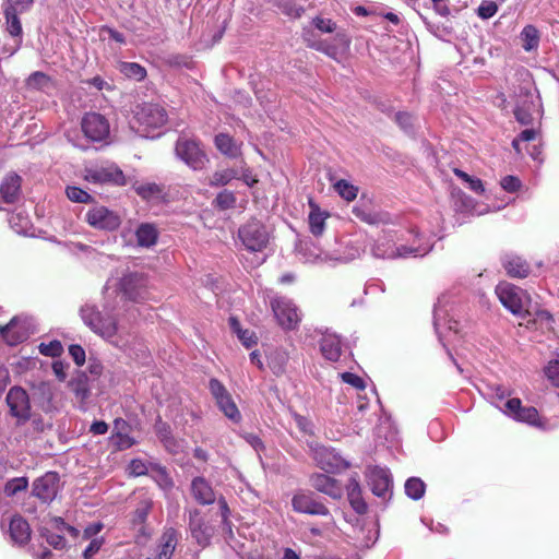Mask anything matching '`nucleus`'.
Masks as SVG:
<instances>
[{
	"label": "nucleus",
	"instance_id": "59",
	"mask_svg": "<svg viewBox=\"0 0 559 559\" xmlns=\"http://www.w3.org/2000/svg\"><path fill=\"white\" fill-rule=\"evenodd\" d=\"M69 354L78 366H83L85 362V350L80 345H71Z\"/></svg>",
	"mask_w": 559,
	"mask_h": 559
},
{
	"label": "nucleus",
	"instance_id": "42",
	"mask_svg": "<svg viewBox=\"0 0 559 559\" xmlns=\"http://www.w3.org/2000/svg\"><path fill=\"white\" fill-rule=\"evenodd\" d=\"M152 504H153L152 500L148 498L141 500V502L139 503V506L136 507V509L134 511V515H133L134 524H143L146 521L147 515L151 511Z\"/></svg>",
	"mask_w": 559,
	"mask_h": 559
},
{
	"label": "nucleus",
	"instance_id": "44",
	"mask_svg": "<svg viewBox=\"0 0 559 559\" xmlns=\"http://www.w3.org/2000/svg\"><path fill=\"white\" fill-rule=\"evenodd\" d=\"M514 419L522 421V423L530 424V425L539 426L538 412L535 407H523L522 406Z\"/></svg>",
	"mask_w": 559,
	"mask_h": 559
},
{
	"label": "nucleus",
	"instance_id": "60",
	"mask_svg": "<svg viewBox=\"0 0 559 559\" xmlns=\"http://www.w3.org/2000/svg\"><path fill=\"white\" fill-rule=\"evenodd\" d=\"M192 536L197 539L200 545H205L210 540V534L206 530H203L201 525L191 524Z\"/></svg>",
	"mask_w": 559,
	"mask_h": 559
},
{
	"label": "nucleus",
	"instance_id": "46",
	"mask_svg": "<svg viewBox=\"0 0 559 559\" xmlns=\"http://www.w3.org/2000/svg\"><path fill=\"white\" fill-rule=\"evenodd\" d=\"M66 194L72 202L88 203L92 200V197L86 191L75 186L67 187Z\"/></svg>",
	"mask_w": 559,
	"mask_h": 559
},
{
	"label": "nucleus",
	"instance_id": "4",
	"mask_svg": "<svg viewBox=\"0 0 559 559\" xmlns=\"http://www.w3.org/2000/svg\"><path fill=\"white\" fill-rule=\"evenodd\" d=\"M496 295L500 302L514 316L524 318L531 314V296L522 288L502 282L496 287Z\"/></svg>",
	"mask_w": 559,
	"mask_h": 559
},
{
	"label": "nucleus",
	"instance_id": "32",
	"mask_svg": "<svg viewBox=\"0 0 559 559\" xmlns=\"http://www.w3.org/2000/svg\"><path fill=\"white\" fill-rule=\"evenodd\" d=\"M158 235L157 227L152 223H142L135 230L138 245L144 248H151L156 245Z\"/></svg>",
	"mask_w": 559,
	"mask_h": 559
},
{
	"label": "nucleus",
	"instance_id": "8",
	"mask_svg": "<svg viewBox=\"0 0 559 559\" xmlns=\"http://www.w3.org/2000/svg\"><path fill=\"white\" fill-rule=\"evenodd\" d=\"M84 179L91 183H112L123 186L126 178L122 170L114 163L105 162L84 168Z\"/></svg>",
	"mask_w": 559,
	"mask_h": 559
},
{
	"label": "nucleus",
	"instance_id": "5",
	"mask_svg": "<svg viewBox=\"0 0 559 559\" xmlns=\"http://www.w3.org/2000/svg\"><path fill=\"white\" fill-rule=\"evenodd\" d=\"M270 307L277 324L283 330L292 331L298 328L301 313L292 299L284 296H273L270 300Z\"/></svg>",
	"mask_w": 559,
	"mask_h": 559
},
{
	"label": "nucleus",
	"instance_id": "9",
	"mask_svg": "<svg viewBox=\"0 0 559 559\" xmlns=\"http://www.w3.org/2000/svg\"><path fill=\"white\" fill-rule=\"evenodd\" d=\"M304 38L307 46L318 51L325 53L326 56L337 59L338 56L349 47V40L344 34H336L332 40L317 38L313 31L305 29Z\"/></svg>",
	"mask_w": 559,
	"mask_h": 559
},
{
	"label": "nucleus",
	"instance_id": "61",
	"mask_svg": "<svg viewBox=\"0 0 559 559\" xmlns=\"http://www.w3.org/2000/svg\"><path fill=\"white\" fill-rule=\"evenodd\" d=\"M33 0H7L4 9H14L15 11L25 12L32 5Z\"/></svg>",
	"mask_w": 559,
	"mask_h": 559
},
{
	"label": "nucleus",
	"instance_id": "38",
	"mask_svg": "<svg viewBox=\"0 0 559 559\" xmlns=\"http://www.w3.org/2000/svg\"><path fill=\"white\" fill-rule=\"evenodd\" d=\"M426 485L418 477H411L405 483V493L413 500H419L425 493Z\"/></svg>",
	"mask_w": 559,
	"mask_h": 559
},
{
	"label": "nucleus",
	"instance_id": "52",
	"mask_svg": "<svg viewBox=\"0 0 559 559\" xmlns=\"http://www.w3.org/2000/svg\"><path fill=\"white\" fill-rule=\"evenodd\" d=\"M69 386L72 389V391L75 393L78 397L84 400L88 396V388L86 385L85 380H83L82 378L70 381Z\"/></svg>",
	"mask_w": 559,
	"mask_h": 559
},
{
	"label": "nucleus",
	"instance_id": "43",
	"mask_svg": "<svg viewBox=\"0 0 559 559\" xmlns=\"http://www.w3.org/2000/svg\"><path fill=\"white\" fill-rule=\"evenodd\" d=\"M28 480L26 477H16L10 479L4 486V492L7 496L11 497L16 495L20 491H23L27 488Z\"/></svg>",
	"mask_w": 559,
	"mask_h": 559
},
{
	"label": "nucleus",
	"instance_id": "51",
	"mask_svg": "<svg viewBox=\"0 0 559 559\" xmlns=\"http://www.w3.org/2000/svg\"><path fill=\"white\" fill-rule=\"evenodd\" d=\"M312 25L316 29L322 33H333L336 28V24L331 19H324L317 16L312 20Z\"/></svg>",
	"mask_w": 559,
	"mask_h": 559
},
{
	"label": "nucleus",
	"instance_id": "29",
	"mask_svg": "<svg viewBox=\"0 0 559 559\" xmlns=\"http://www.w3.org/2000/svg\"><path fill=\"white\" fill-rule=\"evenodd\" d=\"M21 177L16 174H9L4 177L0 194L5 203H13L17 200L21 191Z\"/></svg>",
	"mask_w": 559,
	"mask_h": 559
},
{
	"label": "nucleus",
	"instance_id": "17",
	"mask_svg": "<svg viewBox=\"0 0 559 559\" xmlns=\"http://www.w3.org/2000/svg\"><path fill=\"white\" fill-rule=\"evenodd\" d=\"M120 289L128 299L142 300L146 295V278L139 273L126 274L121 278Z\"/></svg>",
	"mask_w": 559,
	"mask_h": 559
},
{
	"label": "nucleus",
	"instance_id": "12",
	"mask_svg": "<svg viewBox=\"0 0 559 559\" xmlns=\"http://www.w3.org/2000/svg\"><path fill=\"white\" fill-rule=\"evenodd\" d=\"M312 454L317 465L328 473H338L349 467V463L332 448L317 445L312 448Z\"/></svg>",
	"mask_w": 559,
	"mask_h": 559
},
{
	"label": "nucleus",
	"instance_id": "35",
	"mask_svg": "<svg viewBox=\"0 0 559 559\" xmlns=\"http://www.w3.org/2000/svg\"><path fill=\"white\" fill-rule=\"evenodd\" d=\"M539 105H536L533 100L530 103H524L523 105H518L514 109V116L516 120L523 124H531L535 118L539 114L538 109Z\"/></svg>",
	"mask_w": 559,
	"mask_h": 559
},
{
	"label": "nucleus",
	"instance_id": "14",
	"mask_svg": "<svg viewBox=\"0 0 559 559\" xmlns=\"http://www.w3.org/2000/svg\"><path fill=\"white\" fill-rule=\"evenodd\" d=\"M86 222L96 229L112 231L120 226L121 218L116 212L98 205L87 211Z\"/></svg>",
	"mask_w": 559,
	"mask_h": 559
},
{
	"label": "nucleus",
	"instance_id": "63",
	"mask_svg": "<svg viewBox=\"0 0 559 559\" xmlns=\"http://www.w3.org/2000/svg\"><path fill=\"white\" fill-rule=\"evenodd\" d=\"M521 186L520 180L514 176H506L501 180V187L508 192H515Z\"/></svg>",
	"mask_w": 559,
	"mask_h": 559
},
{
	"label": "nucleus",
	"instance_id": "33",
	"mask_svg": "<svg viewBox=\"0 0 559 559\" xmlns=\"http://www.w3.org/2000/svg\"><path fill=\"white\" fill-rule=\"evenodd\" d=\"M11 320H15V324L12 326L11 331L7 336V344L10 346H15L17 344L26 341L31 334L29 324L26 320H22L19 317H14Z\"/></svg>",
	"mask_w": 559,
	"mask_h": 559
},
{
	"label": "nucleus",
	"instance_id": "2",
	"mask_svg": "<svg viewBox=\"0 0 559 559\" xmlns=\"http://www.w3.org/2000/svg\"><path fill=\"white\" fill-rule=\"evenodd\" d=\"M168 120L165 108L158 104L145 103L136 107L132 128L145 138H155V130L162 129Z\"/></svg>",
	"mask_w": 559,
	"mask_h": 559
},
{
	"label": "nucleus",
	"instance_id": "22",
	"mask_svg": "<svg viewBox=\"0 0 559 559\" xmlns=\"http://www.w3.org/2000/svg\"><path fill=\"white\" fill-rule=\"evenodd\" d=\"M502 265L511 277L525 278L531 273V265L522 257L507 253L502 257Z\"/></svg>",
	"mask_w": 559,
	"mask_h": 559
},
{
	"label": "nucleus",
	"instance_id": "30",
	"mask_svg": "<svg viewBox=\"0 0 559 559\" xmlns=\"http://www.w3.org/2000/svg\"><path fill=\"white\" fill-rule=\"evenodd\" d=\"M310 213L308 215V223L310 233L319 237L325 229V221L329 217V213L322 211L313 201H309Z\"/></svg>",
	"mask_w": 559,
	"mask_h": 559
},
{
	"label": "nucleus",
	"instance_id": "6",
	"mask_svg": "<svg viewBox=\"0 0 559 559\" xmlns=\"http://www.w3.org/2000/svg\"><path fill=\"white\" fill-rule=\"evenodd\" d=\"M238 237L243 247L251 252H262L269 245L270 233L264 224L251 219L238 230Z\"/></svg>",
	"mask_w": 559,
	"mask_h": 559
},
{
	"label": "nucleus",
	"instance_id": "26",
	"mask_svg": "<svg viewBox=\"0 0 559 559\" xmlns=\"http://www.w3.org/2000/svg\"><path fill=\"white\" fill-rule=\"evenodd\" d=\"M4 10V16H5V24H7V31L10 33L12 37L15 38V46L8 50L9 55H14L21 45V37H22V24L19 19L20 11H15L14 9H3Z\"/></svg>",
	"mask_w": 559,
	"mask_h": 559
},
{
	"label": "nucleus",
	"instance_id": "57",
	"mask_svg": "<svg viewBox=\"0 0 559 559\" xmlns=\"http://www.w3.org/2000/svg\"><path fill=\"white\" fill-rule=\"evenodd\" d=\"M522 407V402L520 399L518 397H513V399H510L508 400L506 403H504V408H503V413L512 418H515V416L518 415V413L520 412Z\"/></svg>",
	"mask_w": 559,
	"mask_h": 559
},
{
	"label": "nucleus",
	"instance_id": "19",
	"mask_svg": "<svg viewBox=\"0 0 559 559\" xmlns=\"http://www.w3.org/2000/svg\"><path fill=\"white\" fill-rule=\"evenodd\" d=\"M310 485L332 499L338 500L343 496V487L338 480L329 475L316 473L310 477Z\"/></svg>",
	"mask_w": 559,
	"mask_h": 559
},
{
	"label": "nucleus",
	"instance_id": "41",
	"mask_svg": "<svg viewBox=\"0 0 559 559\" xmlns=\"http://www.w3.org/2000/svg\"><path fill=\"white\" fill-rule=\"evenodd\" d=\"M238 176L235 169H224L215 171L210 180L211 186H225Z\"/></svg>",
	"mask_w": 559,
	"mask_h": 559
},
{
	"label": "nucleus",
	"instance_id": "28",
	"mask_svg": "<svg viewBox=\"0 0 559 559\" xmlns=\"http://www.w3.org/2000/svg\"><path fill=\"white\" fill-rule=\"evenodd\" d=\"M214 143L216 148L229 158H238L241 156V142H237L233 136L227 133H218Z\"/></svg>",
	"mask_w": 559,
	"mask_h": 559
},
{
	"label": "nucleus",
	"instance_id": "58",
	"mask_svg": "<svg viewBox=\"0 0 559 559\" xmlns=\"http://www.w3.org/2000/svg\"><path fill=\"white\" fill-rule=\"evenodd\" d=\"M343 382L350 384L352 386L364 390L365 381L357 374L352 372H344L341 374Z\"/></svg>",
	"mask_w": 559,
	"mask_h": 559
},
{
	"label": "nucleus",
	"instance_id": "3",
	"mask_svg": "<svg viewBox=\"0 0 559 559\" xmlns=\"http://www.w3.org/2000/svg\"><path fill=\"white\" fill-rule=\"evenodd\" d=\"M432 246L428 242L418 243L417 246H404L396 247L393 240L386 236L379 237L373 241L370 248L372 257L377 259H395V258H408V257H424L430 250Z\"/></svg>",
	"mask_w": 559,
	"mask_h": 559
},
{
	"label": "nucleus",
	"instance_id": "20",
	"mask_svg": "<svg viewBox=\"0 0 559 559\" xmlns=\"http://www.w3.org/2000/svg\"><path fill=\"white\" fill-rule=\"evenodd\" d=\"M447 304V297L441 296L440 298H438V301L433 310V325L440 341L443 340L442 329L444 328H447L449 331H454L456 333L457 322L448 320V310L445 308Z\"/></svg>",
	"mask_w": 559,
	"mask_h": 559
},
{
	"label": "nucleus",
	"instance_id": "40",
	"mask_svg": "<svg viewBox=\"0 0 559 559\" xmlns=\"http://www.w3.org/2000/svg\"><path fill=\"white\" fill-rule=\"evenodd\" d=\"M334 189L346 201L355 200L358 193V188L344 179L337 180Z\"/></svg>",
	"mask_w": 559,
	"mask_h": 559
},
{
	"label": "nucleus",
	"instance_id": "53",
	"mask_svg": "<svg viewBox=\"0 0 559 559\" xmlns=\"http://www.w3.org/2000/svg\"><path fill=\"white\" fill-rule=\"evenodd\" d=\"M537 132L534 129H525L523 130L518 139L512 141V146L516 151V153H521L520 142H528L536 139Z\"/></svg>",
	"mask_w": 559,
	"mask_h": 559
},
{
	"label": "nucleus",
	"instance_id": "23",
	"mask_svg": "<svg viewBox=\"0 0 559 559\" xmlns=\"http://www.w3.org/2000/svg\"><path fill=\"white\" fill-rule=\"evenodd\" d=\"M191 493L197 502L203 506L213 504L216 501V495L211 484L201 476L192 479Z\"/></svg>",
	"mask_w": 559,
	"mask_h": 559
},
{
	"label": "nucleus",
	"instance_id": "25",
	"mask_svg": "<svg viewBox=\"0 0 559 559\" xmlns=\"http://www.w3.org/2000/svg\"><path fill=\"white\" fill-rule=\"evenodd\" d=\"M33 395L44 412H50L55 407V388L50 382L41 381L33 385Z\"/></svg>",
	"mask_w": 559,
	"mask_h": 559
},
{
	"label": "nucleus",
	"instance_id": "37",
	"mask_svg": "<svg viewBox=\"0 0 559 559\" xmlns=\"http://www.w3.org/2000/svg\"><path fill=\"white\" fill-rule=\"evenodd\" d=\"M51 86V79L44 72L36 71L26 79V87L33 91L45 92Z\"/></svg>",
	"mask_w": 559,
	"mask_h": 559
},
{
	"label": "nucleus",
	"instance_id": "1",
	"mask_svg": "<svg viewBox=\"0 0 559 559\" xmlns=\"http://www.w3.org/2000/svg\"><path fill=\"white\" fill-rule=\"evenodd\" d=\"M80 316L86 326L95 334L110 342L117 347H123L118 337L117 319L110 313H102L94 305H84L80 309Z\"/></svg>",
	"mask_w": 559,
	"mask_h": 559
},
{
	"label": "nucleus",
	"instance_id": "21",
	"mask_svg": "<svg viewBox=\"0 0 559 559\" xmlns=\"http://www.w3.org/2000/svg\"><path fill=\"white\" fill-rule=\"evenodd\" d=\"M180 538V533L174 527L164 530L157 545L155 559H171Z\"/></svg>",
	"mask_w": 559,
	"mask_h": 559
},
{
	"label": "nucleus",
	"instance_id": "56",
	"mask_svg": "<svg viewBox=\"0 0 559 559\" xmlns=\"http://www.w3.org/2000/svg\"><path fill=\"white\" fill-rule=\"evenodd\" d=\"M103 544H104L103 537L93 538L90 542L88 546L83 551L84 559H92L100 550Z\"/></svg>",
	"mask_w": 559,
	"mask_h": 559
},
{
	"label": "nucleus",
	"instance_id": "64",
	"mask_svg": "<svg viewBox=\"0 0 559 559\" xmlns=\"http://www.w3.org/2000/svg\"><path fill=\"white\" fill-rule=\"evenodd\" d=\"M147 467L141 460H132L129 464V473L134 476L146 474Z\"/></svg>",
	"mask_w": 559,
	"mask_h": 559
},
{
	"label": "nucleus",
	"instance_id": "24",
	"mask_svg": "<svg viewBox=\"0 0 559 559\" xmlns=\"http://www.w3.org/2000/svg\"><path fill=\"white\" fill-rule=\"evenodd\" d=\"M11 540L17 546L26 545L31 539V527L25 519L16 514L12 516L9 525Z\"/></svg>",
	"mask_w": 559,
	"mask_h": 559
},
{
	"label": "nucleus",
	"instance_id": "47",
	"mask_svg": "<svg viewBox=\"0 0 559 559\" xmlns=\"http://www.w3.org/2000/svg\"><path fill=\"white\" fill-rule=\"evenodd\" d=\"M38 349L44 356L57 357L61 355L63 348L59 341H51L49 343H41Z\"/></svg>",
	"mask_w": 559,
	"mask_h": 559
},
{
	"label": "nucleus",
	"instance_id": "31",
	"mask_svg": "<svg viewBox=\"0 0 559 559\" xmlns=\"http://www.w3.org/2000/svg\"><path fill=\"white\" fill-rule=\"evenodd\" d=\"M348 501L352 508L358 513L364 514L367 511V504L361 496V488L357 475H353L346 486Z\"/></svg>",
	"mask_w": 559,
	"mask_h": 559
},
{
	"label": "nucleus",
	"instance_id": "55",
	"mask_svg": "<svg viewBox=\"0 0 559 559\" xmlns=\"http://www.w3.org/2000/svg\"><path fill=\"white\" fill-rule=\"evenodd\" d=\"M286 355L278 354L276 357H272L269 361V367L273 373L280 376L285 370Z\"/></svg>",
	"mask_w": 559,
	"mask_h": 559
},
{
	"label": "nucleus",
	"instance_id": "27",
	"mask_svg": "<svg viewBox=\"0 0 559 559\" xmlns=\"http://www.w3.org/2000/svg\"><path fill=\"white\" fill-rule=\"evenodd\" d=\"M322 355L330 361H337L342 354V343L340 336L325 332L320 342Z\"/></svg>",
	"mask_w": 559,
	"mask_h": 559
},
{
	"label": "nucleus",
	"instance_id": "62",
	"mask_svg": "<svg viewBox=\"0 0 559 559\" xmlns=\"http://www.w3.org/2000/svg\"><path fill=\"white\" fill-rule=\"evenodd\" d=\"M238 338L240 342L247 347L250 348L253 345L257 344V337L253 332L249 330H239V333H237Z\"/></svg>",
	"mask_w": 559,
	"mask_h": 559
},
{
	"label": "nucleus",
	"instance_id": "36",
	"mask_svg": "<svg viewBox=\"0 0 559 559\" xmlns=\"http://www.w3.org/2000/svg\"><path fill=\"white\" fill-rule=\"evenodd\" d=\"M522 47L525 51L536 50L539 46L540 34L534 25H526L521 34Z\"/></svg>",
	"mask_w": 559,
	"mask_h": 559
},
{
	"label": "nucleus",
	"instance_id": "18",
	"mask_svg": "<svg viewBox=\"0 0 559 559\" xmlns=\"http://www.w3.org/2000/svg\"><path fill=\"white\" fill-rule=\"evenodd\" d=\"M368 481L373 495L382 499L391 497L392 479L388 469L378 466L370 468Z\"/></svg>",
	"mask_w": 559,
	"mask_h": 559
},
{
	"label": "nucleus",
	"instance_id": "11",
	"mask_svg": "<svg viewBox=\"0 0 559 559\" xmlns=\"http://www.w3.org/2000/svg\"><path fill=\"white\" fill-rule=\"evenodd\" d=\"M84 135L93 142H106L109 138L110 127L108 120L100 114L87 112L81 122Z\"/></svg>",
	"mask_w": 559,
	"mask_h": 559
},
{
	"label": "nucleus",
	"instance_id": "7",
	"mask_svg": "<svg viewBox=\"0 0 559 559\" xmlns=\"http://www.w3.org/2000/svg\"><path fill=\"white\" fill-rule=\"evenodd\" d=\"M176 156L193 170L205 168L209 158L195 140L179 138L175 146Z\"/></svg>",
	"mask_w": 559,
	"mask_h": 559
},
{
	"label": "nucleus",
	"instance_id": "34",
	"mask_svg": "<svg viewBox=\"0 0 559 559\" xmlns=\"http://www.w3.org/2000/svg\"><path fill=\"white\" fill-rule=\"evenodd\" d=\"M354 215L370 225H386L392 223V217L386 212H371L362 207H354Z\"/></svg>",
	"mask_w": 559,
	"mask_h": 559
},
{
	"label": "nucleus",
	"instance_id": "39",
	"mask_svg": "<svg viewBox=\"0 0 559 559\" xmlns=\"http://www.w3.org/2000/svg\"><path fill=\"white\" fill-rule=\"evenodd\" d=\"M120 71L127 78L133 79L135 81H141L146 76V70L135 62H122L120 64Z\"/></svg>",
	"mask_w": 559,
	"mask_h": 559
},
{
	"label": "nucleus",
	"instance_id": "45",
	"mask_svg": "<svg viewBox=\"0 0 559 559\" xmlns=\"http://www.w3.org/2000/svg\"><path fill=\"white\" fill-rule=\"evenodd\" d=\"M9 223L17 234H25L29 225L28 218L21 212L11 214Z\"/></svg>",
	"mask_w": 559,
	"mask_h": 559
},
{
	"label": "nucleus",
	"instance_id": "16",
	"mask_svg": "<svg viewBox=\"0 0 559 559\" xmlns=\"http://www.w3.org/2000/svg\"><path fill=\"white\" fill-rule=\"evenodd\" d=\"M60 487V479L57 473L48 472L37 478L33 484V495L43 502H51Z\"/></svg>",
	"mask_w": 559,
	"mask_h": 559
},
{
	"label": "nucleus",
	"instance_id": "50",
	"mask_svg": "<svg viewBox=\"0 0 559 559\" xmlns=\"http://www.w3.org/2000/svg\"><path fill=\"white\" fill-rule=\"evenodd\" d=\"M111 439H112V442L115 443V445L117 447V449H119V450L129 449L135 443L133 438H131L129 435L122 433L120 431L114 433Z\"/></svg>",
	"mask_w": 559,
	"mask_h": 559
},
{
	"label": "nucleus",
	"instance_id": "54",
	"mask_svg": "<svg viewBox=\"0 0 559 559\" xmlns=\"http://www.w3.org/2000/svg\"><path fill=\"white\" fill-rule=\"evenodd\" d=\"M545 373L551 383L559 388V359L550 361L545 369Z\"/></svg>",
	"mask_w": 559,
	"mask_h": 559
},
{
	"label": "nucleus",
	"instance_id": "15",
	"mask_svg": "<svg viewBox=\"0 0 559 559\" xmlns=\"http://www.w3.org/2000/svg\"><path fill=\"white\" fill-rule=\"evenodd\" d=\"M294 511L310 515L331 516L329 509L310 491H298L293 496Z\"/></svg>",
	"mask_w": 559,
	"mask_h": 559
},
{
	"label": "nucleus",
	"instance_id": "10",
	"mask_svg": "<svg viewBox=\"0 0 559 559\" xmlns=\"http://www.w3.org/2000/svg\"><path fill=\"white\" fill-rule=\"evenodd\" d=\"M209 390L224 415L231 421L239 423L241 414L225 385L219 380L212 378L209 381Z\"/></svg>",
	"mask_w": 559,
	"mask_h": 559
},
{
	"label": "nucleus",
	"instance_id": "49",
	"mask_svg": "<svg viewBox=\"0 0 559 559\" xmlns=\"http://www.w3.org/2000/svg\"><path fill=\"white\" fill-rule=\"evenodd\" d=\"M215 203L219 209L227 210L235 205L236 197L233 192L224 190L217 194Z\"/></svg>",
	"mask_w": 559,
	"mask_h": 559
},
{
	"label": "nucleus",
	"instance_id": "13",
	"mask_svg": "<svg viewBox=\"0 0 559 559\" xmlns=\"http://www.w3.org/2000/svg\"><path fill=\"white\" fill-rule=\"evenodd\" d=\"M11 416L25 423L31 418V402L27 392L21 386H12L5 397Z\"/></svg>",
	"mask_w": 559,
	"mask_h": 559
},
{
	"label": "nucleus",
	"instance_id": "48",
	"mask_svg": "<svg viewBox=\"0 0 559 559\" xmlns=\"http://www.w3.org/2000/svg\"><path fill=\"white\" fill-rule=\"evenodd\" d=\"M498 11V5L495 1L491 0H485L483 1L478 9L477 14L483 20H488L492 17Z\"/></svg>",
	"mask_w": 559,
	"mask_h": 559
}]
</instances>
